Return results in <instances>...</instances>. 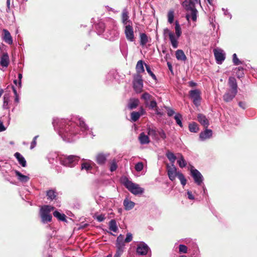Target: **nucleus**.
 Here are the masks:
<instances>
[{"label": "nucleus", "mask_w": 257, "mask_h": 257, "mask_svg": "<svg viewBox=\"0 0 257 257\" xmlns=\"http://www.w3.org/2000/svg\"><path fill=\"white\" fill-rule=\"evenodd\" d=\"M228 84L230 87L229 91L232 92L237 93V84L235 78L230 77L229 78Z\"/></svg>", "instance_id": "19"}, {"label": "nucleus", "mask_w": 257, "mask_h": 257, "mask_svg": "<svg viewBox=\"0 0 257 257\" xmlns=\"http://www.w3.org/2000/svg\"><path fill=\"white\" fill-rule=\"evenodd\" d=\"M145 65L147 72L150 75V76L152 77V78L154 80H156L157 77H156V75L152 71L150 67L149 66V65H147V64H145Z\"/></svg>", "instance_id": "49"}, {"label": "nucleus", "mask_w": 257, "mask_h": 257, "mask_svg": "<svg viewBox=\"0 0 257 257\" xmlns=\"http://www.w3.org/2000/svg\"><path fill=\"white\" fill-rule=\"evenodd\" d=\"M109 156V153H99L95 156V162L99 166H103L106 164Z\"/></svg>", "instance_id": "13"}, {"label": "nucleus", "mask_w": 257, "mask_h": 257, "mask_svg": "<svg viewBox=\"0 0 257 257\" xmlns=\"http://www.w3.org/2000/svg\"><path fill=\"white\" fill-rule=\"evenodd\" d=\"M236 93L232 92V91H228L226 92L223 95V100L226 102L231 101L233 98L235 97Z\"/></svg>", "instance_id": "29"}, {"label": "nucleus", "mask_w": 257, "mask_h": 257, "mask_svg": "<svg viewBox=\"0 0 257 257\" xmlns=\"http://www.w3.org/2000/svg\"><path fill=\"white\" fill-rule=\"evenodd\" d=\"M174 119L176 120V123L179 125L180 127H183V124L182 122V115L179 113H176L174 116Z\"/></svg>", "instance_id": "42"}, {"label": "nucleus", "mask_w": 257, "mask_h": 257, "mask_svg": "<svg viewBox=\"0 0 257 257\" xmlns=\"http://www.w3.org/2000/svg\"><path fill=\"white\" fill-rule=\"evenodd\" d=\"M168 22L170 24H172L174 19V11L173 10H170L167 15Z\"/></svg>", "instance_id": "44"}, {"label": "nucleus", "mask_w": 257, "mask_h": 257, "mask_svg": "<svg viewBox=\"0 0 257 257\" xmlns=\"http://www.w3.org/2000/svg\"><path fill=\"white\" fill-rule=\"evenodd\" d=\"M140 44L142 46H145L147 43L151 41V38H149L146 34L144 33H140Z\"/></svg>", "instance_id": "22"}, {"label": "nucleus", "mask_w": 257, "mask_h": 257, "mask_svg": "<svg viewBox=\"0 0 257 257\" xmlns=\"http://www.w3.org/2000/svg\"><path fill=\"white\" fill-rule=\"evenodd\" d=\"M61 155H58L55 152H51L47 156V159L50 164L57 165L59 162V159Z\"/></svg>", "instance_id": "16"}, {"label": "nucleus", "mask_w": 257, "mask_h": 257, "mask_svg": "<svg viewBox=\"0 0 257 257\" xmlns=\"http://www.w3.org/2000/svg\"><path fill=\"white\" fill-rule=\"evenodd\" d=\"M149 107L151 109L157 108V104L155 100H151L149 105Z\"/></svg>", "instance_id": "58"}, {"label": "nucleus", "mask_w": 257, "mask_h": 257, "mask_svg": "<svg viewBox=\"0 0 257 257\" xmlns=\"http://www.w3.org/2000/svg\"><path fill=\"white\" fill-rule=\"evenodd\" d=\"M189 170L192 177H203L200 172L196 169L194 166H190Z\"/></svg>", "instance_id": "35"}, {"label": "nucleus", "mask_w": 257, "mask_h": 257, "mask_svg": "<svg viewBox=\"0 0 257 257\" xmlns=\"http://www.w3.org/2000/svg\"><path fill=\"white\" fill-rule=\"evenodd\" d=\"M158 134L162 139L164 140L166 138V135L163 130H160L157 132Z\"/></svg>", "instance_id": "56"}, {"label": "nucleus", "mask_w": 257, "mask_h": 257, "mask_svg": "<svg viewBox=\"0 0 257 257\" xmlns=\"http://www.w3.org/2000/svg\"><path fill=\"white\" fill-rule=\"evenodd\" d=\"M165 108L167 111V114L169 116H171L175 113V111L172 108L168 107H166Z\"/></svg>", "instance_id": "57"}, {"label": "nucleus", "mask_w": 257, "mask_h": 257, "mask_svg": "<svg viewBox=\"0 0 257 257\" xmlns=\"http://www.w3.org/2000/svg\"><path fill=\"white\" fill-rule=\"evenodd\" d=\"M93 217L95 219H96L98 222H102L104 221L106 218L104 214H98L97 213H95Z\"/></svg>", "instance_id": "46"}, {"label": "nucleus", "mask_w": 257, "mask_h": 257, "mask_svg": "<svg viewBox=\"0 0 257 257\" xmlns=\"http://www.w3.org/2000/svg\"><path fill=\"white\" fill-rule=\"evenodd\" d=\"M232 61L235 65H238L243 64V62L241 61L237 57L235 53L232 55Z\"/></svg>", "instance_id": "48"}, {"label": "nucleus", "mask_w": 257, "mask_h": 257, "mask_svg": "<svg viewBox=\"0 0 257 257\" xmlns=\"http://www.w3.org/2000/svg\"><path fill=\"white\" fill-rule=\"evenodd\" d=\"M151 97L152 96L148 92H145L142 94L141 97L143 99L147 101L151 99Z\"/></svg>", "instance_id": "53"}, {"label": "nucleus", "mask_w": 257, "mask_h": 257, "mask_svg": "<svg viewBox=\"0 0 257 257\" xmlns=\"http://www.w3.org/2000/svg\"><path fill=\"white\" fill-rule=\"evenodd\" d=\"M179 249L180 252L185 253L187 252V247L185 245L180 244Z\"/></svg>", "instance_id": "54"}, {"label": "nucleus", "mask_w": 257, "mask_h": 257, "mask_svg": "<svg viewBox=\"0 0 257 257\" xmlns=\"http://www.w3.org/2000/svg\"><path fill=\"white\" fill-rule=\"evenodd\" d=\"M179 156L180 157L177 161V163L181 168L185 167L187 165L186 162L181 154H179Z\"/></svg>", "instance_id": "45"}, {"label": "nucleus", "mask_w": 257, "mask_h": 257, "mask_svg": "<svg viewBox=\"0 0 257 257\" xmlns=\"http://www.w3.org/2000/svg\"><path fill=\"white\" fill-rule=\"evenodd\" d=\"M57 193L54 190H49L47 191V196L48 199L53 200L56 197Z\"/></svg>", "instance_id": "38"}, {"label": "nucleus", "mask_w": 257, "mask_h": 257, "mask_svg": "<svg viewBox=\"0 0 257 257\" xmlns=\"http://www.w3.org/2000/svg\"><path fill=\"white\" fill-rule=\"evenodd\" d=\"M2 35V40L7 44L12 45L13 43V38L8 30L3 29Z\"/></svg>", "instance_id": "17"}, {"label": "nucleus", "mask_w": 257, "mask_h": 257, "mask_svg": "<svg viewBox=\"0 0 257 257\" xmlns=\"http://www.w3.org/2000/svg\"><path fill=\"white\" fill-rule=\"evenodd\" d=\"M181 184L184 186L186 185L187 180L186 178H179Z\"/></svg>", "instance_id": "64"}, {"label": "nucleus", "mask_w": 257, "mask_h": 257, "mask_svg": "<svg viewBox=\"0 0 257 257\" xmlns=\"http://www.w3.org/2000/svg\"><path fill=\"white\" fill-rule=\"evenodd\" d=\"M139 140L142 145L148 144L150 143L149 137L144 133H141L139 137Z\"/></svg>", "instance_id": "28"}, {"label": "nucleus", "mask_w": 257, "mask_h": 257, "mask_svg": "<svg viewBox=\"0 0 257 257\" xmlns=\"http://www.w3.org/2000/svg\"><path fill=\"white\" fill-rule=\"evenodd\" d=\"M124 33L128 41L133 42L135 41V34L132 25L128 24V25L124 26Z\"/></svg>", "instance_id": "10"}, {"label": "nucleus", "mask_w": 257, "mask_h": 257, "mask_svg": "<svg viewBox=\"0 0 257 257\" xmlns=\"http://www.w3.org/2000/svg\"><path fill=\"white\" fill-rule=\"evenodd\" d=\"M189 130L192 133H197L199 131V127L197 123L193 122L189 124Z\"/></svg>", "instance_id": "39"}, {"label": "nucleus", "mask_w": 257, "mask_h": 257, "mask_svg": "<svg viewBox=\"0 0 257 257\" xmlns=\"http://www.w3.org/2000/svg\"><path fill=\"white\" fill-rule=\"evenodd\" d=\"M121 182L132 194L135 195H141L144 192V189L128 179V178H121Z\"/></svg>", "instance_id": "3"}, {"label": "nucleus", "mask_w": 257, "mask_h": 257, "mask_svg": "<svg viewBox=\"0 0 257 257\" xmlns=\"http://www.w3.org/2000/svg\"><path fill=\"white\" fill-rule=\"evenodd\" d=\"M194 178L195 182L199 185H201L203 182L202 178Z\"/></svg>", "instance_id": "60"}, {"label": "nucleus", "mask_w": 257, "mask_h": 257, "mask_svg": "<svg viewBox=\"0 0 257 257\" xmlns=\"http://www.w3.org/2000/svg\"><path fill=\"white\" fill-rule=\"evenodd\" d=\"M197 120L205 128H208L209 125V122L205 115L201 113L198 114L197 115Z\"/></svg>", "instance_id": "21"}, {"label": "nucleus", "mask_w": 257, "mask_h": 257, "mask_svg": "<svg viewBox=\"0 0 257 257\" xmlns=\"http://www.w3.org/2000/svg\"><path fill=\"white\" fill-rule=\"evenodd\" d=\"M141 116V112H139L137 111H133L131 113V120L133 122H136L139 119Z\"/></svg>", "instance_id": "40"}, {"label": "nucleus", "mask_w": 257, "mask_h": 257, "mask_svg": "<svg viewBox=\"0 0 257 257\" xmlns=\"http://www.w3.org/2000/svg\"><path fill=\"white\" fill-rule=\"evenodd\" d=\"M80 157L76 155H61L59 159L61 165L69 168L74 167L79 161Z\"/></svg>", "instance_id": "4"}, {"label": "nucleus", "mask_w": 257, "mask_h": 257, "mask_svg": "<svg viewBox=\"0 0 257 257\" xmlns=\"http://www.w3.org/2000/svg\"><path fill=\"white\" fill-rule=\"evenodd\" d=\"M187 195L188 199L190 200H193L194 199V197L191 191H188L187 192Z\"/></svg>", "instance_id": "63"}, {"label": "nucleus", "mask_w": 257, "mask_h": 257, "mask_svg": "<svg viewBox=\"0 0 257 257\" xmlns=\"http://www.w3.org/2000/svg\"><path fill=\"white\" fill-rule=\"evenodd\" d=\"M148 135L152 137H155L157 135L156 130L153 128H148Z\"/></svg>", "instance_id": "50"}, {"label": "nucleus", "mask_w": 257, "mask_h": 257, "mask_svg": "<svg viewBox=\"0 0 257 257\" xmlns=\"http://www.w3.org/2000/svg\"><path fill=\"white\" fill-rule=\"evenodd\" d=\"M104 24L101 22H99L95 25V29L99 35H101L104 32Z\"/></svg>", "instance_id": "36"}, {"label": "nucleus", "mask_w": 257, "mask_h": 257, "mask_svg": "<svg viewBox=\"0 0 257 257\" xmlns=\"http://www.w3.org/2000/svg\"><path fill=\"white\" fill-rule=\"evenodd\" d=\"M139 100L136 98H131L129 100L127 107L129 109L132 110L136 108L139 105Z\"/></svg>", "instance_id": "25"}, {"label": "nucleus", "mask_w": 257, "mask_h": 257, "mask_svg": "<svg viewBox=\"0 0 257 257\" xmlns=\"http://www.w3.org/2000/svg\"><path fill=\"white\" fill-rule=\"evenodd\" d=\"M38 137H39L38 136H36L33 138V140L31 143L30 149L32 150L36 147V146L37 145L36 141H37V139L38 138Z\"/></svg>", "instance_id": "55"}, {"label": "nucleus", "mask_w": 257, "mask_h": 257, "mask_svg": "<svg viewBox=\"0 0 257 257\" xmlns=\"http://www.w3.org/2000/svg\"><path fill=\"white\" fill-rule=\"evenodd\" d=\"M123 204L124 209L126 210H130L132 209L135 205V203L134 202L130 200V199H128L127 198L124 199V200H123Z\"/></svg>", "instance_id": "23"}, {"label": "nucleus", "mask_w": 257, "mask_h": 257, "mask_svg": "<svg viewBox=\"0 0 257 257\" xmlns=\"http://www.w3.org/2000/svg\"><path fill=\"white\" fill-rule=\"evenodd\" d=\"M151 251L149 246L144 242H141L138 245L136 249V252L140 255H145Z\"/></svg>", "instance_id": "11"}, {"label": "nucleus", "mask_w": 257, "mask_h": 257, "mask_svg": "<svg viewBox=\"0 0 257 257\" xmlns=\"http://www.w3.org/2000/svg\"><path fill=\"white\" fill-rule=\"evenodd\" d=\"M164 35H168L171 42V45L174 49H176L178 47V39L180 37L175 35L173 32L171 31L169 29L165 28L163 31Z\"/></svg>", "instance_id": "8"}, {"label": "nucleus", "mask_w": 257, "mask_h": 257, "mask_svg": "<svg viewBox=\"0 0 257 257\" xmlns=\"http://www.w3.org/2000/svg\"><path fill=\"white\" fill-rule=\"evenodd\" d=\"M236 76L238 78H241L243 76V68L242 67H238L235 69Z\"/></svg>", "instance_id": "47"}, {"label": "nucleus", "mask_w": 257, "mask_h": 257, "mask_svg": "<svg viewBox=\"0 0 257 257\" xmlns=\"http://www.w3.org/2000/svg\"><path fill=\"white\" fill-rule=\"evenodd\" d=\"M132 239H133V235L131 233L128 232V233H127L126 236L125 238L124 239H123V241H124V242L128 243V242H131L132 240Z\"/></svg>", "instance_id": "51"}, {"label": "nucleus", "mask_w": 257, "mask_h": 257, "mask_svg": "<svg viewBox=\"0 0 257 257\" xmlns=\"http://www.w3.org/2000/svg\"><path fill=\"white\" fill-rule=\"evenodd\" d=\"M17 159L19 163L23 167H25L27 165L26 161L25 158L19 152H17L14 155Z\"/></svg>", "instance_id": "24"}, {"label": "nucleus", "mask_w": 257, "mask_h": 257, "mask_svg": "<svg viewBox=\"0 0 257 257\" xmlns=\"http://www.w3.org/2000/svg\"><path fill=\"white\" fill-rule=\"evenodd\" d=\"M133 87L136 92L139 93L141 91L143 87V82L140 74H136L134 76Z\"/></svg>", "instance_id": "9"}, {"label": "nucleus", "mask_w": 257, "mask_h": 257, "mask_svg": "<svg viewBox=\"0 0 257 257\" xmlns=\"http://www.w3.org/2000/svg\"><path fill=\"white\" fill-rule=\"evenodd\" d=\"M137 74H140L144 72L145 69L144 67V61L142 60H139L136 65V67Z\"/></svg>", "instance_id": "31"}, {"label": "nucleus", "mask_w": 257, "mask_h": 257, "mask_svg": "<svg viewBox=\"0 0 257 257\" xmlns=\"http://www.w3.org/2000/svg\"><path fill=\"white\" fill-rule=\"evenodd\" d=\"M222 11L224 12V15L227 16L230 19L232 18L231 14L228 11L227 9H225L224 8L222 9Z\"/></svg>", "instance_id": "59"}, {"label": "nucleus", "mask_w": 257, "mask_h": 257, "mask_svg": "<svg viewBox=\"0 0 257 257\" xmlns=\"http://www.w3.org/2000/svg\"><path fill=\"white\" fill-rule=\"evenodd\" d=\"M196 4L201 5L200 0H185L182 4L183 8L187 11H190V14H187L186 18L188 21L191 18L193 22H196L197 18L198 11L195 8Z\"/></svg>", "instance_id": "2"}, {"label": "nucleus", "mask_w": 257, "mask_h": 257, "mask_svg": "<svg viewBox=\"0 0 257 257\" xmlns=\"http://www.w3.org/2000/svg\"><path fill=\"white\" fill-rule=\"evenodd\" d=\"M190 97L193 99L194 104L196 106L200 105L201 100V92L198 89L191 90L189 92Z\"/></svg>", "instance_id": "12"}, {"label": "nucleus", "mask_w": 257, "mask_h": 257, "mask_svg": "<svg viewBox=\"0 0 257 257\" xmlns=\"http://www.w3.org/2000/svg\"><path fill=\"white\" fill-rule=\"evenodd\" d=\"M53 215L54 217H56L59 220L61 221H66V215L64 214H61L58 211H55L53 212Z\"/></svg>", "instance_id": "41"}, {"label": "nucleus", "mask_w": 257, "mask_h": 257, "mask_svg": "<svg viewBox=\"0 0 257 257\" xmlns=\"http://www.w3.org/2000/svg\"><path fill=\"white\" fill-rule=\"evenodd\" d=\"M117 161L116 159L113 158L110 160L108 163L109 170L111 172H114L118 168Z\"/></svg>", "instance_id": "26"}, {"label": "nucleus", "mask_w": 257, "mask_h": 257, "mask_svg": "<svg viewBox=\"0 0 257 257\" xmlns=\"http://www.w3.org/2000/svg\"><path fill=\"white\" fill-rule=\"evenodd\" d=\"M23 77V75L22 73H19L18 74V79H19V82H18V86L19 87H21L22 86V79Z\"/></svg>", "instance_id": "61"}, {"label": "nucleus", "mask_w": 257, "mask_h": 257, "mask_svg": "<svg viewBox=\"0 0 257 257\" xmlns=\"http://www.w3.org/2000/svg\"><path fill=\"white\" fill-rule=\"evenodd\" d=\"M213 52L216 63L218 64H222L225 58L223 51L220 49H215Z\"/></svg>", "instance_id": "14"}, {"label": "nucleus", "mask_w": 257, "mask_h": 257, "mask_svg": "<svg viewBox=\"0 0 257 257\" xmlns=\"http://www.w3.org/2000/svg\"><path fill=\"white\" fill-rule=\"evenodd\" d=\"M116 251L113 257H120L124 251L125 244L123 241V235L119 234L116 240Z\"/></svg>", "instance_id": "7"}, {"label": "nucleus", "mask_w": 257, "mask_h": 257, "mask_svg": "<svg viewBox=\"0 0 257 257\" xmlns=\"http://www.w3.org/2000/svg\"><path fill=\"white\" fill-rule=\"evenodd\" d=\"M53 209L54 207L49 205H45L41 208L40 214L43 223H46L51 221L52 216L50 213Z\"/></svg>", "instance_id": "6"}, {"label": "nucleus", "mask_w": 257, "mask_h": 257, "mask_svg": "<svg viewBox=\"0 0 257 257\" xmlns=\"http://www.w3.org/2000/svg\"><path fill=\"white\" fill-rule=\"evenodd\" d=\"M212 136V131L210 129L205 128L203 132H201L199 134V139L201 141H204L207 139L211 138Z\"/></svg>", "instance_id": "18"}, {"label": "nucleus", "mask_w": 257, "mask_h": 257, "mask_svg": "<svg viewBox=\"0 0 257 257\" xmlns=\"http://www.w3.org/2000/svg\"><path fill=\"white\" fill-rule=\"evenodd\" d=\"M166 156L172 164H174L176 160V157L174 153L170 151H167Z\"/></svg>", "instance_id": "37"}, {"label": "nucleus", "mask_w": 257, "mask_h": 257, "mask_svg": "<svg viewBox=\"0 0 257 257\" xmlns=\"http://www.w3.org/2000/svg\"><path fill=\"white\" fill-rule=\"evenodd\" d=\"M110 23L111 24L112 27L107 29L104 34V37L106 39L110 41H114L118 38L119 33L118 31L116 22L111 19L110 20Z\"/></svg>", "instance_id": "5"}, {"label": "nucleus", "mask_w": 257, "mask_h": 257, "mask_svg": "<svg viewBox=\"0 0 257 257\" xmlns=\"http://www.w3.org/2000/svg\"><path fill=\"white\" fill-rule=\"evenodd\" d=\"M128 18L129 17L128 16L127 12L126 11H123L122 13L121 20L122 23L124 25V26L128 25V24H130V25H132V21L128 20Z\"/></svg>", "instance_id": "27"}, {"label": "nucleus", "mask_w": 257, "mask_h": 257, "mask_svg": "<svg viewBox=\"0 0 257 257\" xmlns=\"http://www.w3.org/2000/svg\"><path fill=\"white\" fill-rule=\"evenodd\" d=\"M10 95L9 93H5L3 97V108L9 109V103L10 101Z\"/></svg>", "instance_id": "33"}, {"label": "nucleus", "mask_w": 257, "mask_h": 257, "mask_svg": "<svg viewBox=\"0 0 257 257\" xmlns=\"http://www.w3.org/2000/svg\"><path fill=\"white\" fill-rule=\"evenodd\" d=\"M143 167L144 165L142 162H139L135 165V169L138 172L142 171L143 169Z\"/></svg>", "instance_id": "52"}, {"label": "nucleus", "mask_w": 257, "mask_h": 257, "mask_svg": "<svg viewBox=\"0 0 257 257\" xmlns=\"http://www.w3.org/2000/svg\"><path fill=\"white\" fill-rule=\"evenodd\" d=\"M109 228L110 230L116 232L118 230V227L116 222L114 219H111L109 222Z\"/></svg>", "instance_id": "34"}, {"label": "nucleus", "mask_w": 257, "mask_h": 257, "mask_svg": "<svg viewBox=\"0 0 257 257\" xmlns=\"http://www.w3.org/2000/svg\"><path fill=\"white\" fill-rule=\"evenodd\" d=\"M176 57L178 60L185 61L187 57L184 52L182 50H178L176 51Z\"/></svg>", "instance_id": "30"}, {"label": "nucleus", "mask_w": 257, "mask_h": 257, "mask_svg": "<svg viewBox=\"0 0 257 257\" xmlns=\"http://www.w3.org/2000/svg\"><path fill=\"white\" fill-rule=\"evenodd\" d=\"M52 123L59 136L64 141L68 143L91 133L84 118L79 116H73L71 120L55 118L53 119Z\"/></svg>", "instance_id": "1"}, {"label": "nucleus", "mask_w": 257, "mask_h": 257, "mask_svg": "<svg viewBox=\"0 0 257 257\" xmlns=\"http://www.w3.org/2000/svg\"><path fill=\"white\" fill-rule=\"evenodd\" d=\"M10 63V59L7 53H3L0 57V65L3 67H7Z\"/></svg>", "instance_id": "20"}, {"label": "nucleus", "mask_w": 257, "mask_h": 257, "mask_svg": "<svg viewBox=\"0 0 257 257\" xmlns=\"http://www.w3.org/2000/svg\"><path fill=\"white\" fill-rule=\"evenodd\" d=\"M10 0H7V9L6 11L7 13L11 12V7H10Z\"/></svg>", "instance_id": "62"}, {"label": "nucleus", "mask_w": 257, "mask_h": 257, "mask_svg": "<svg viewBox=\"0 0 257 257\" xmlns=\"http://www.w3.org/2000/svg\"><path fill=\"white\" fill-rule=\"evenodd\" d=\"M175 34L177 37H180L182 34V31L180 25L178 21H176L175 22Z\"/></svg>", "instance_id": "43"}, {"label": "nucleus", "mask_w": 257, "mask_h": 257, "mask_svg": "<svg viewBox=\"0 0 257 257\" xmlns=\"http://www.w3.org/2000/svg\"><path fill=\"white\" fill-rule=\"evenodd\" d=\"M177 169L174 164H172L171 165H167V172L168 177H174L176 174Z\"/></svg>", "instance_id": "32"}, {"label": "nucleus", "mask_w": 257, "mask_h": 257, "mask_svg": "<svg viewBox=\"0 0 257 257\" xmlns=\"http://www.w3.org/2000/svg\"><path fill=\"white\" fill-rule=\"evenodd\" d=\"M83 162L81 164V171H85L87 172L91 171L93 169V165L95 164L90 160L83 159Z\"/></svg>", "instance_id": "15"}]
</instances>
